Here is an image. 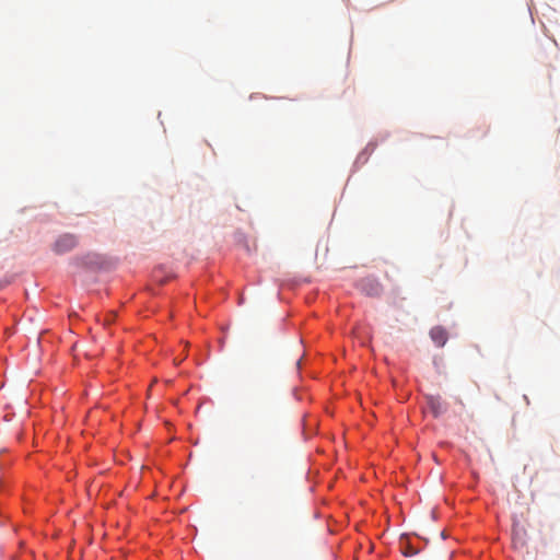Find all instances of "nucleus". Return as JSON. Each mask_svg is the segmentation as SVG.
I'll list each match as a JSON object with an SVG mask.
<instances>
[{
	"mask_svg": "<svg viewBox=\"0 0 560 560\" xmlns=\"http://www.w3.org/2000/svg\"><path fill=\"white\" fill-rule=\"evenodd\" d=\"M77 245L78 237L74 234L66 233L56 240L52 250L58 255H62L72 250Z\"/></svg>",
	"mask_w": 560,
	"mask_h": 560,
	"instance_id": "obj_1",
	"label": "nucleus"
},
{
	"mask_svg": "<svg viewBox=\"0 0 560 560\" xmlns=\"http://www.w3.org/2000/svg\"><path fill=\"white\" fill-rule=\"evenodd\" d=\"M425 399L430 411L435 418L445 412L446 406L441 396L428 395Z\"/></svg>",
	"mask_w": 560,
	"mask_h": 560,
	"instance_id": "obj_2",
	"label": "nucleus"
},
{
	"mask_svg": "<svg viewBox=\"0 0 560 560\" xmlns=\"http://www.w3.org/2000/svg\"><path fill=\"white\" fill-rule=\"evenodd\" d=\"M361 289L370 296H378L382 293V285L375 279H363L361 281Z\"/></svg>",
	"mask_w": 560,
	"mask_h": 560,
	"instance_id": "obj_3",
	"label": "nucleus"
},
{
	"mask_svg": "<svg viewBox=\"0 0 560 560\" xmlns=\"http://www.w3.org/2000/svg\"><path fill=\"white\" fill-rule=\"evenodd\" d=\"M430 338L438 347H444L448 340V335L442 326H434L430 330Z\"/></svg>",
	"mask_w": 560,
	"mask_h": 560,
	"instance_id": "obj_4",
	"label": "nucleus"
},
{
	"mask_svg": "<svg viewBox=\"0 0 560 560\" xmlns=\"http://www.w3.org/2000/svg\"><path fill=\"white\" fill-rule=\"evenodd\" d=\"M418 549L413 548L410 544L406 542V546L402 548V553L406 557H412L418 553Z\"/></svg>",
	"mask_w": 560,
	"mask_h": 560,
	"instance_id": "obj_5",
	"label": "nucleus"
},
{
	"mask_svg": "<svg viewBox=\"0 0 560 560\" xmlns=\"http://www.w3.org/2000/svg\"><path fill=\"white\" fill-rule=\"evenodd\" d=\"M513 541L515 545H520L521 547H523L525 545V541L522 538L516 537V536L513 538Z\"/></svg>",
	"mask_w": 560,
	"mask_h": 560,
	"instance_id": "obj_6",
	"label": "nucleus"
}]
</instances>
